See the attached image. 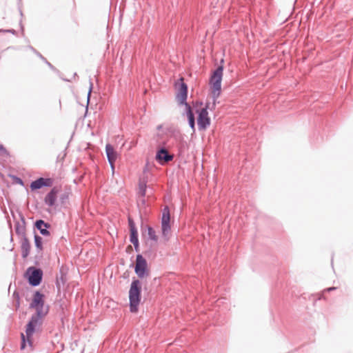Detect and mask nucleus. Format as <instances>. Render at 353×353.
Segmentation results:
<instances>
[{
	"label": "nucleus",
	"instance_id": "obj_22",
	"mask_svg": "<svg viewBox=\"0 0 353 353\" xmlns=\"http://www.w3.org/2000/svg\"><path fill=\"white\" fill-rule=\"evenodd\" d=\"M65 281H66V276L63 274H61V275L59 278H58V277L57 278L55 285H56V288H57V290L59 291L61 290V283H62L63 285L65 283Z\"/></svg>",
	"mask_w": 353,
	"mask_h": 353
},
{
	"label": "nucleus",
	"instance_id": "obj_31",
	"mask_svg": "<svg viewBox=\"0 0 353 353\" xmlns=\"http://www.w3.org/2000/svg\"><path fill=\"white\" fill-rule=\"evenodd\" d=\"M0 32H9L14 35L17 34V31L14 29H8V30L0 29Z\"/></svg>",
	"mask_w": 353,
	"mask_h": 353
},
{
	"label": "nucleus",
	"instance_id": "obj_25",
	"mask_svg": "<svg viewBox=\"0 0 353 353\" xmlns=\"http://www.w3.org/2000/svg\"><path fill=\"white\" fill-rule=\"evenodd\" d=\"M12 296L16 299V308L18 309L20 307L19 293L17 290H14Z\"/></svg>",
	"mask_w": 353,
	"mask_h": 353
},
{
	"label": "nucleus",
	"instance_id": "obj_18",
	"mask_svg": "<svg viewBox=\"0 0 353 353\" xmlns=\"http://www.w3.org/2000/svg\"><path fill=\"white\" fill-rule=\"evenodd\" d=\"M185 114L187 116L188 122L190 128L194 131L195 130V117L192 107L190 105H187V108H185Z\"/></svg>",
	"mask_w": 353,
	"mask_h": 353
},
{
	"label": "nucleus",
	"instance_id": "obj_16",
	"mask_svg": "<svg viewBox=\"0 0 353 353\" xmlns=\"http://www.w3.org/2000/svg\"><path fill=\"white\" fill-rule=\"evenodd\" d=\"M20 243H21V257L25 259L30 254L31 245H30V241L27 236H24V238H21L20 240Z\"/></svg>",
	"mask_w": 353,
	"mask_h": 353
},
{
	"label": "nucleus",
	"instance_id": "obj_9",
	"mask_svg": "<svg viewBox=\"0 0 353 353\" xmlns=\"http://www.w3.org/2000/svg\"><path fill=\"white\" fill-rule=\"evenodd\" d=\"M181 82L179 83L177 88L176 99L178 101L179 105H184L185 108H187V105H190L187 102L188 87V85L183 81V79H181Z\"/></svg>",
	"mask_w": 353,
	"mask_h": 353
},
{
	"label": "nucleus",
	"instance_id": "obj_4",
	"mask_svg": "<svg viewBox=\"0 0 353 353\" xmlns=\"http://www.w3.org/2000/svg\"><path fill=\"white\" fill-rule=\"evenodd\" d=\"M29 307L35 309L34 314L43 316H46L49 312V305H45V295L39 290L33 293Z\"/></svg>",
	"mask_w": 353,
	"mask_h": 353
},
{
	"label": "nucleus",
	"instance_id": "obj_3",
	"mask_svg": "<svg viewBox=\"0 0 353 353\" xmlns=\"http://www.w3.org/2000/svg\"><path fill=\"white\" fill-rule=\"evenodd\" d=\"M141 282L133 278L129 290V307L130 312L136 313L139 310V305L141 300Z\"/></svg>",
	"mask_w": 353,
	"mask_h": 353
},
{
	"label": "nucleus",
	"instance_id": "obj_36",
	"mask_svg": "<svg viewBox=\"0 0 353 353\" xmlns=\"http://www.w3.org/2000/svg\"><path fill=\"white\" fill-rule=\"evenodd\" d=\"M20 14H21V15H23V13H22L21 10H20Z\"/></svg>",
	"mask_w": 353,
	"mask_h": 353
},
{
	"label": "nucleus",
	"instance_id": "obj_30",
	"mask_svg": "<svg viewBox=\"0 0 353 353\" xmlns=\"http://www.w3.org/2000/svg\"><path fill=\"white\" fill-rule=\"evenodd\" d=\"M131 243L134 245L135 252H139V240L135 241H132Z\"/></svg>",
	"mask_w": 353,
	"mask_h": 353
},
{
	"label": "nucleus",
	"instance_id": "obj_35",
	"mask_svg": "<svg viewBox=\"0 0 353 353\" xmlns=\"http://www.w3.org/2000/svg\"><path fill=\"white\" fill-rule=\"evenodd\" d=\"M140 202L141 203L142 205L145 204V200L144 197L143 198L142 197V199H140Z\"/></svg>",
	"mask_w": 353,
	"mask_h": 353
},
{
	"label": "nucleus",
	"instance_id": "obj_32",
	"mask_svg": "<svg viewBox=\"0 0 353 353\" xmlns=\"http://www.w3.org/2000/svg\"><path fill=\"white\" fill-rule=\"evenodd\" d=\"M8 224H9V226H10V233H11L10 241L11 242H12L13 241V234H12V225H11L10 221H8Z\"/></svg>",
	"mask_w": 353,
	"mask_h": 353
},
{
	"label": "nucleus",
	"instance_id": "obj_15",
	"mask_svg": "<svg viewBox=\"0 0 353 353\" xmlns=\"http://www.w3.org/2000/svg\"><path fill=\"white\" fill-rule=\"evenodd\" d=\"M58 193L59 189L57 187H53L44 198V203L46 205L49 207L54 206Z\"/></svg>",
	"mask_w": 353,
	"mask_h": 353
},
{
	"label": "nucleus",
	"instance_id": "obj_27",
	"mask_svg": "<svg viewBox=\"0 0 353 353\" xmlns=\"http://www.w3.org/2000/svg\"><path fill=\"white\" fill-rule=\"evenodd\" d=\"M0 152H1V154L3 155H4L6 157H9L10 156L9 152L7 150V149L2 144L0 145Z\"/></svg>",
	"mask_w": 353,
	"mask_h": 353
},
{
	"label": "nucleus",
	"instance_id": "obj_11",
	"mask_svg": "<svg viewBox=\"0 0 353 353\" xmlns=\"http://www.w3.org/2000/svg\"><path fill=\"white\" fill-rule=\"evenodd\" d=\"M173 159L174 155L170 154L164 146L160 147L157 149L155 159L159 164L163 165L165 163L172 161Z\"/></svg>",
	"mask_w": 353,
	"mask_h": 353
},
{
	"label": "nucleus",
	"instance_id": "obj_20",
	"mask_svg": "<svg viewBox=\"0 0 353 353\" xmlns=\"http://www.w3.org/2000/svg\"><path fill=\"white\" fill-rule=\"evenodd\" d=\"M145 228L148 231V239L157 243L158 241V236H157L156 232L154 230V228L150 225H146Z\"/></svg>",
	"mask_w": 353,
	"mask_h": 353
},
{
	"label": "nucleus",
	"instance_id": "obj_6",
	"mask_svg": "<svg viewBox=\"0 0 353 353\" xmlns=\"http://www.w3.org/2000/svg\"><path fill=\"white\" fill-rule=\"evenodd\" d=\"M43 276V270L34 266L28 268L24 273V277L32 287L39 286L42 282Z\"/></svg>",
	"mask_w": 353,
	"mask_h": 353
},
{
	"label": "nucleus",
	"instance_id": "obj_14",
	"mask_svg": "<svg viewBox=\"0 0 353 353\" xmlns=\"http://www.w3.org/2000/svg\"><path fill=\"white\" fill-rule=\"evenodd\" d=\"M19 216L20 218L21 223L18 221H16L15 222V232L17 235L20 236V238H24V236H26V223L25 220V217L23 214L19 212Z\"/></svg>",
	"mask_w": 353,
	"mask_h": 353
},
{
	"label": "nucleus",
	"instance_id": "obj_34",
	"mask_svg": "<svg viewBox=\"0 0 353 353\" xmlns=\"http://www.w3.org/2000/svg\"><path fill=\"white\" fill-rule=\"evenodd\" d=\"M163 128V125L162 124H159L157 126V130H161V129Z\"/></svg>",
	"mask_w": 353,
	"mask_h": 353
},
{
	"label": "nucleus",
	"instance_id": "obj_19",
	"mask_svg": "<svg viewBox=\"0 0 353 353\" xmlns=\"http://www.w3.org/2000/svg\"><path fill=\"white\" fill-rule=\"evenodd\" d=\"M34 243L38 254H42L43 250V239L41 236L34 232Z\"/></svg>",
	"mask_w": 353,
	"mask_h": 353
},
{
	"label": "nucleus",
	"instance_id": "obj_29",
	"mask_svg": "<svg viewBox=\"0 0 353 353\" xmlns=\"http://www.w3.org/2000/svg\"><path fill=\"white\" fill-rule=\"evenodd\" d=\"M192 105L194 108L196 110L199 109V107L202 106L203 105V103L201 101H193Z\"/></svg>",
	"mask_w": 353,
	"mask_h": 353
},
{
	"label": "nucleus",
	"instance_id": "obj_8",
	"mask_svg": "<svg viewBox=\"0 0 353 353\" xmlns=\"http://www.w3.org/2000/svg\"><path fill=\"white\" fill-rule=\"evenodd\" d=\"M134 272L139 279H143L149 274L147 261L141 254L136 256Z\"/></svg>",
	"mask_w": 353,
	"mask_h": 353
},
{
	"label": "nucleus",
	"instance_id": "obj_26",
	"mask_svg": "<svg viewBox=\"0 0 353 353\" xmlns=\"http://www.w3.org/2000/svg\"><path fill=\"white\" fill-rule=\"evenodd\" d=\"M12 177V179L14 180V181L17 183V184H19L20 185H24V183H23V181L19 176H15V175H12V176H10Z\"/></svg>",
	"mask_w": 353,
	"mask_h": 353
},
{
	"label": "nucleus",
	"instance_id": "obj_10",
	"mask_svg": "<svg viewBox=\"0 0 353 353\" xmlns=\"http://www.w3.org/2000/svg\"><path fill=\"white\" fill-rule=\"evenodd\" d=\"M54 179L52 178L39 177L36 180L32 181L30 185L31 192H36L43 188H50L52 186Z\"/></svg>",
	"mask_w": 353,
	"mask_h": 353
},
{
	"label": "nucleus",
	"instance_id": "obj_21",
	"mask_svg": "<svg viewBox=\"0 0 353 353\" xmlns=\"http://www.w3.org/2000/svg\"><path fill=\"white\" fill-rule=\"evenodd\" d=\"M147 185L145 182H139V194L141 197H145L146 194Z\"/></svg>",
	"mask_w": 353,
	"mask_h": 353
},
{
	"label": "nucleus",
	"instance_id": "obj_1",
	"mask_svg": "<svg viewBox=\"0 0 353 353\" xmlns=\"http://www.w3.org/2000/svg\"><path fill=\"white\" fill-rule=\"evenodd\" d=\"M45 316L32 314L30 319L26 325V335L23 333L21 334V349L23 350L26 347V343L30 347H33L32 336L34 333L39 331L43 324V319Z\"/></svg>",
	"mask_w": 353,
	"mask_h": 353
},
{
	"label": "nucleus",
	"instance_id": "obj_12",
	"mask_svg": "<svg viewBox=\"0 0 353 353\" xmlns=\"http://www.w3.org/2000/svg\"><path fill=\"white\" fill-rule=\"evenodd\" d=\"M51 225L49 223L46 222L42 219H37L34 222L33 228L34 229H37L39 231L41 235L43 236H50V232L49 229Z\"/></svg>",
	"mask_w": 353,
	"mask_h": 353
},
{
	"label": "nucleus",
	"instance_id": "obj_2",
	"mask_svg": "<svg viewBox=\"0 0 353 353\" xmlns=\"http://www.w3.org/2000/svg\"><path fill=\"white\" fill-rule=\"evenodd\" d=\"M223 63L224 59H222L220 61V65L214 71H212L210 77L209 84L212 98L213 100V108H215L216 100L221 92V82L224 69Z\"/></svg>",
	"mask_w": 353,
	"mask_h": 353
},
{
	"label": "nucleus",
	"instance_id": "obj_5",
	"mask_svg": "<svg viewBox=\"0 0 353 353\" xmlns=\"http://www.w3.org/2000/svg\"><path fill=\"white\" fill-rule=\"evenodd\" d=\"M210 102H207L205 104V106L196 110V113L197 114V125L199 130H206L211 123V119L209 117L208 109L212 110L214 108L212 106L210 108Z\"/></svg>",
	"mask_w": 353,
	"mask_h": 353
},
{
	"label": "nucleus",
	"instance_id": "obj_24",
	"mask_svg": "<svg viewBox=\"0 0 353 353\" xmlns=\"http://www.w3.org/2000/svg\"><path fill=\"white\" fill-rule=\"evenodd\" d=\"M68 199H69V195L66 192L62 193L59 196V201L61 204L65 203L68 201Z\"/></svg>",
	"mask_w": 353,
	"mask_h": 353
},
{
	"label": "nucleus",
	"instance_id": "obj_33",
	"mask_svg": "<svg viewBox=\"0 0 353 353\" xmlns=\"http://www.w3.org/2000/svg\"><path fill=\"white\" fill-rule=\"evenodd\" d=\"M336 288H335V287H331V288H327V289L325 290V291L330 292V291H332V290H336Z\"/></svg>",
	"mask_w": 353,
	"mask_h": 353
},
{
	"label": "nucleus",
	"instance_id": "obj_7",
	"mask_svg": "<svg viewBox=\"0 0 353 353\" xmlns=\"http://www.w3.org/2000/svg\"><path fill=\"white\" fill-rule=\"evenodd\" d=\"M161 228L162 236L165 241L169 240V234L171 232L170 225V213L168 206H165L162 210V216L161 219Z\"/></svg>",
	"mask_w": 353,
	"mask_h": 353
},
{
	"label": "nucleus",
	"instance_id": "obj_13",
	"mask_svg": "<svg viewBox=\"0 0 353 353\" xmlns=\"http://www.w3.org/2000/svg\"><path fill=\"white\" fill-rule=\"evenodd\" d=\"M105 154L108 161L112 170L114 169V163L117 159L118 153L114 150V147L110 143H107L105 145Z\"/></svg>",
	"mask_w": 353,
	"mask_h": 353
},
{
	"label": "nucleus",
	"instance_id": "obj_17",
	"mask_svg": "<svg viewBox=\"0 0 353 353\" xmlns=\"http://www.w3.org/2000/svg\"><path fill=\"white\" fill-rule=\"evenodd\" d=\"M128 222L130 229V241L132 242L139 240L138 230L134 220L130 216H129L128 219Z\"/></svg>",
	"mask_w": 353,
	"mask_h": 353
},
{
	"label": "nucleus",
	"instance_id": "obj_23",
	"mask_svg": "<svg viewBox=\"0 0 353 353\" xmlns=\"http://www.w3.org/2000/svg\"><path fill=\"white\" fill-rule=\"evenodd\" d=\"M30 48L37 54V55L39 57L41 58V59H42L49 66L50 68H51L52 70H54V67L50 62H48L45 57H43L39 52H37L34 48L30 47Z\"/></svg>",
	"mask_w": 353,
	"mask_h": 353
},
{
	"label": "nucleus",
	"instance_id": "obj_28",
	"mask_svg": "<svg viewBox=\"0 0 353 353\" xmlns=\"http://www.w3.org/2000/svg\"><path fill=\"white\" fill-rule=\"evenodd\" d=\"M92 89H93V83L91 81V80H90V86H89V90H88V96H87L88 103L90 101V96H91V93H92Z\"/></svg>",
	"mask_w": 353,
	"mask_h": 353
}]
</instances>
